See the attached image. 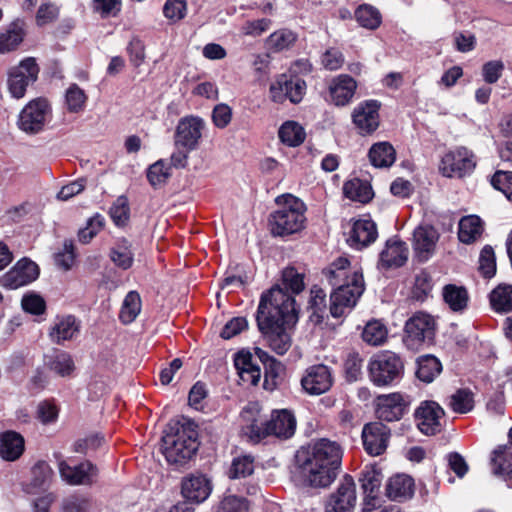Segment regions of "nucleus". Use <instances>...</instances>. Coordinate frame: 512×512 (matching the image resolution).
I'll return each mask as SVG.
<instances>
[{
  "label": "nucleus",
  "instance_id": "42",
  "mask_svg": "<svg viewBox=\"0 0 512 512\" xmlns=\"http://www.w3.org/2000/svg\"><path fill=\"white\" fill-rule=\"evenodd\" d=\"M141 298L138 292L130 291L124 298L119 319L123 324L132 323L141 311Z\"/></svg>",
  "mask_w": 512,
  "mask_h": 512
},
{
  "label": "nucleus",
  "instance_id": "25",
  "mask_svg": "<svg viewBox=\"0 0 512 512\" xmlns=\"http://www.w3.org/2000/svg\"><path fill=\"white\" fill-rule=\"evenodd\" d=\"M212 492V483L203 474H191L182 480L181 493L194 503L204 502Z\"/></svg>",
  "mask_w": 512,
  "mask_h": 512
},
{
  "label": "nucleus",
  "instance_id": "44",
  "mask_svg": "<svg viewBox=\"0 0 512 512\" xmlns=\"http://www.w3.org/2000/svg\"><path fill=\"white\" fill-rule=\"evenodd\" d=\"M490 303L497 312H509L512 310V286L499 285L490 294Z\"/></svg>",
  "mask_w": 512,
  "mask_h": 512
},
{
  "label": "nucleus",
  "instance_id": "38",
  "mask_svg": "<svg viewBox=\"0 0 512 512\" xmlns=\"http://www.w3.org/2000/svg\"><path fill=\"white\" fill-rule=\"evenodd\" d=\"M445 303L454 312H462L467 308L469 295L466 288L454 284L446 285L443 288Z\"/></svg>",
  "mask_w": 512,
  "mask_h": 512
},
{
  "label": "nucleus",
  "instance_id": "27",
  "mask_svg": "<svg viewBox=\"0 0 512 512\" xmlns=\"http://www.w3.org/2000/svg\"><path fill=\"white\" fill-rule=\"evenodd\" d=\"M377 236L376 224L370 218H360L354 221L347 242L352 248L362 249L373 243Z\"/></svg>",
  "mask_w": 512,
  "mask_h": 512
},
{
  "label": "nucleus",
  "instance_id": "47",
  "mask_svg": "<svg viewBox=\"0 0 512 512\" xmlns=\"http://www.w3.org/2000/svg\"><path fill=\"white\" fill-rule=\"evenodd\" d=\"M308 308L311 310V319L320 322L326 309V293L323 289L314 286L310 291Z\"/></svg>",
  "mask_w": 512,
  "mask_h": 512
},
{
  "label": "nucleus",
  "instance_id": "63",
  "mask_svg": "<svg viewBox=\"0 0 512 512\" xmlns=\"http://www.w3.org/2000/svg\"><path fill=\"white\" fill-rule=\"evenodd\" d=\"M271 20L267 18L246 21L241 27V33L247 36L257 37L267 31Z\"/></svg>",
  "mask_w": 512,
  "mask_h": 512
},
{
  "label": "nucleus",
  "instance_id": "19",
  "mask_svg": "<svg viewBox=\"0 0 512 512\" xmlns=\"http://www.w3.org/2000/svg\"><path fill=\"white\" fill-rule=\"evenodd\" d=\"M58 468L61 478L69 485H89L97 475L96 467L89 461L76 465L61 460Z\"/></svg>",
  "mask_w": 512,
  "mask_h": 512
},
{
  "label": "nucleus",
  "instance_id": "17",
  "mask_svg": "<svg viewBox=\"0 0 512 512\" xmlns=\"http://www.w3.org/2000/svg\"><path fill=\"white\" fill-rule=\"evenodd\" d=\"M443 408L434 401L421 403L415 412L417 427L425 435H435L441 430Z\"/></svg>",
  "mask_w": 512,
  "mask_h": 512
},
{
  "label": "nucleus",
  "instance_id": "23",
  "mask_svg": "<svg viewBox=\"0 0 512 512\" xmlns=\"http://www.w3.org/2000/svg\"><path fill=\"white\" fill-rule=\"evenodd\" d=\"M81 322L71 314L57 315L50 328L49 337L55 344L62 345L73 340L80 332Z\"/></svg>",
  "mask_w": 512,
  "mask_h": 512
},
{
  "label": "nucleus",
  "instance_id": "18",
  "mask_svg": "<svg viewBox=\"0 0 512 512\" xmlns=\"http://www.w3.org/2000/svg\"><path fill=\"white\" fill-rule=\"evenodd\" d=\"M407 411V402L399 392L379 395L376 398L375 413L379 420L393 422L400 420Z\"/></svg>",
  "mask_w": 512,
  "mask_h": 512
},
{
  "label": "nucleus",
  "instance_id": "26",
  "mask_svg": "<svg viewBox=\"0 0 512 512\" xmlns=\"http://www.w3.org/2000/svg\"><path fill=\"white\" fill-rule=\"evenodd\" d=\"M356 88L357 83L351 76L341 74L334 77L328 85L331 103L339 107L348 105L354 97Z\"/></svg>",
  "mask_w": 512,
  "mask_h": 512
},
{
  "label": "nucleus",
  "instance_id": "6",
  "mask_svg": "<svg viewBox=\"0 0 512 512\" xmlns=\"http://www.w3.org/2000/svg\"><path fill=\"white\" fill-rule=\"evenodd\" d=\"M198 445L196 425L189 421L162 438V452L171 464H184L196 453Z\"/></svg>",
  "mask_w": 512,
  "mask_h": 512
},
{
  "label": "nucleus",
  "instance_id": "7",
  "mask_svg": "<svg viewBox=\"0 0 512 512\" xmlns=\"http://www.w3.org/2000/svg\"><path fill=\"white\" fill-rule=\"evenodd\" d=\"M367 370L369 379L375 386H392L402 379L404 362L394 352L381 351L370 358Z\"/></svg>",
  "mask_w": 512,
  "mask_h": 512
},
{
  "label": "nucleus",
  "instance_id": "29",
  "mask_svg": "<svg viewBox=\"0 0 512 512\" xmlns=\"http://www.w3.org/2000/svg\"><path fill=\"white\" fill-rule=\"evenodd\" d=\"M408 259V247L399 238L387 240L385 248L380 253L379 263L384 268L400 267Z\"/></svg>",
  "mask_w": 512,
  "mask_h": 512
},
{
  "label": "nucleus",
  "instance_id": "1",
  "mask_svg": "<svg viewBox=\"0 0 512 512\" xmlns=\"http://www.w3.org/2000/svg\"><path fill=\"white\" fill-rule=\"evenodd\" d=\"M295 321V299L283 288L274 286L261 296L257 325L269 347L278 355L289 350L291 337L285 326Z\"/></svg>",
  "mask_w": 512,
  "mask_h": 512
},
{
  "label": "nucleus",
  "instance_id": "28",
  "mask_svg": "<svg viewBox=\"0 0 512 512\" xmlns=\"http://www.w3.org/2000/svg\"><path fill=\"white\" fill-rule=\"evenodd\" d=\"M234 366L243 385H257L260 377V367L253 361L249 351L241 350L234 356Z\"/></svg>",
  "mask_w": 512,
  "mask_h": 512
},
{
  "label": "nucleus",
  "instance_id": "14",
  "mask_svg": "<svg viewBox=\"0 0 512 512\" xmlns=\"http://www.w3.org/2000/svg\"><path fill=\"white\" fill-rule=\"evenodd\" d=\"M356 487L353 478L345 475L337 489L325 502V512H351L356 504Z\"/></svg>",
  "mask_w": 512,
  "mask_h": 512
},
{
  "label": "nucleus",
  "instance_id": "12",
  "mask_svg": "<svg viewBox=\"0 0 512 512\" xmlns=\"http://www.w3.org/2000/svg\"><path fill=\"white\" fill-rule=\"evenodd\" d=\"M39 67L34 58H26L12 68L8 77V89L11 96L21 99L25 96L27 87L37 80Z\"/></svg>",
  "mask_w": 512,
  "mask_h": 512
},
{
  "label": "nucleus",
  "instance_id": "4",
  "mask_svg": "<svg viewBox=\"0 0 512 512\" xmlns=\"http://www.w3.org/2000/svg\"><path fill=\"white\" fill-rule=\"evenodd\" d=\"M240 420L243 434L255 443L268 436L288 439L296 429V419L291 411L274 410L270 420L263 421L260 406L256 402H250L243 408Z\"/></svg>",
  "mask_w": 512,
  "mask_h": 512
},
{
  "label": "nucleus",
  "instance_id": "22",
  "mask_svg": "<svg viewBox=\"0 0 512 512\" xmlns=\"http://www.w3.org/2000/svg\"><path fill=\"white\" fill-rule=\"evenodd\" d=\"M439 239L437 230L430 225H420L414 230L413 248L420 262H426L434 254Z\"/></svg>",
  "mask_w": 512,
  "mask_h": 512
},
{
  "label": "nucleus",
  "instance_id": "10",
  "mask_svg": "<svg viewBox=\"0 0 512 512\" xmlns=\"http://www.w3.org/2000/svg\"><path fill=\"white\" fill-rule=\"evenodd\" d=\"M306 82L300 77L281 74L270 84L269 97L272 102L282 104L287 99L298 104L306 94Z\"/></svg>",
  "mask_w": 512,
  "mask_h": 512
},
{
  "label": "nucleus",
  "instance_id": "58",
  "mask_svg": "<svg viewBox=\"0 0 512 512\" xmlns=\"http://www.w3.org/2000/svg\"><path fill=\"white\" fill-rule=\"evenodd\" d=\"M121 0H93V10L101 18L115 17L121 11Z\"/></svg>",
  "mask_w": 512,
  "mask_h": 512
},
{
  "label": "nucleus",
  "instance_id": "16",
  "mask_svg": "<svg viewBox=\"0 0 512 512\" xmlns=\"http://www.w3.org/2000/svg\"><path fill=\"white\" fill-rule=\"evenodd\" d=\"M333 384L331 369L324 364L308 367L302 378L301 386L309 395H320L327 392Z\"/></svg>",
  "mask_w": 512,
  "mask_h": 512
},
{
  "label": "nucleus",
  "instance_id": "54",
  "mask_svg": "<svg viewBox=\"0 0 512 512\" xmlns=\"http://www.w3.org/2000/svg\"><path fill=\"white\" fill-rule=\"evenodd\" d=\"M282 282L284 289L289 290L292 294H298L304 288L303 275L293 267L283 271Z\"/></svg>",
  "mask_w": 512,
  "mask_h": 512
},
{
  "label": "nucleus",
  "instance_id": "33",
  "mask_svg": "<svg viewBox=\"0 0 512 512\" xmlns=\"http://www.w3.org/2000/svg\"><path fill=\"white\" fill-rule=\"evenodd\" d=\"M370 163L376 168H388L396 160V151L387 141L374 143L368 152Z\"/></svg>",
  "mask_w": 512,
  "mask_h": 512
},
{
  "label": "nucleus",
  "instance_id": "30",
  "mask_svg": "<svg viewBox=\"0 0 512 512\" xmlns=\"http://www.w3.org/2000/svg\"><path fill=\"white\" fill-rule=\"evenodd\" d=\"M414 493V480L408 475L398 474L391 477L386 485V494L393 501H404Z\"/></svg>",
  "mask_w": 512,
  "mask_h": 512
},
{
  "label": "nucleus",
  "instance_id": "34",
  "mask_svg": "<svg viewBox=\"0 0 512 512\" xmlns=\"http://www.w3.org/2000/svg\"><path fill=\"white\" fill-rule=\"evenodd\" d=\"M280 141L288 147L300 146L306 138L305 129L296 121H285L278 130Z\"/></svg>",
  "mask_w": 512,
  "mask_h": 512
},
{
  "label": "nucleus",
  "instance_id": "39",
  "mask_svg": "<svg viewBox=\"0 0 512 512\" xmlns=\"http://www.w3.org/2000/svg\"><path fill=\"white\" fill-rule=\"evenodd\" d=\"M447 405L455 413H469L475 406L474 394L468 388H460L449 396Z\"/></svg>",
  "mask_w": 512,
  "mask_h": 512
},
{
  "label": "nucleus",
  "instance_id": "8",
  "mask_svg": "<svg viewBox=\"0 0 512 512\" xmlns=\"http://www.w3.org/2000/svg\"><path fill=\"white\" fill-rule=\"evenodd\" d=\"M52 120V108L46 98L38 97L29 101L21 110L17 126L28 135H36L44 131Z\"/></svg>",
  "mask_w": 512,
  "mask_h": 512
},
{
  "label": "nucleus",
  "instance_id": "31",
  "mask_svg": "<svg viewBox=\"0 0 512 512\" xmlns=\"http://www.w3.org/2000/svg\"><path fill=\"white\" fill-rule=\"evenodd\" d=\"M24 451L23 437L14 431H6L0 435V456L6 461L18 459Z\"/></svg>",
  "mask_w": 512,
  "mask_h": 512
},
{
  "label": "nucleus",
  "instance_id": "64",
  "mask_svg": "<svg viewBox=\"0 0 512 512\" xmlns=\"http://www.w3.org/2000/svg\"><path fill=\"white\" fill-rule=\"evenodd\" d=\"M491 184L495 189L510 197L512 195V172L497 171L491 179Z\"/></svg>",
  "mask_w": 512,
  "mask_h": 512
},
{
  "label": "nucleus",
  "instance_id": "50",
  "mask_svg": "<svg viewBox=\"0 0 512 512\" xmlns=\"http://www.w3.org/2000/svg\"><path fill=\"white\" fill-rule=\"evenodd\" d=\"M296 41V35L288 29H280L272 33L267 40V45L274 51H282L289 48Z\"/></svg>",
  "mask_w": 512,
  "mask_h": 512
},
{
  "label": "nucleus",
  "instance_id": "13",
  "mask_svg": "<svg viewBox=\"0 0 512 512\" xmlns=\"http://www.w3.org/2000/svg\"><path fill=\"white\" fill-rule=\"evenodd\" d=\"M476 163L471 151L464 147L447 152L440 165L441 173L446 177H462L470 173Z\"/></svg>",
  "mask_w": 512,
  "mask_h": 512
},
{
  "label": "nucleus",
  "instance_id": "2",
  "mask_svg": "<svg viewBox=\"0 0 512 512\" xmlns=\"http://www.w3.org/2000/svg\"><path fill=\"white\" fill-rule=\"evenodd\" d=\"M323 274L334 288L330 296V313L339 318L356 305L365 290L362 271L341 256L331 262Z\"/></svg>",
  "mask_w": 512,
  "mask_h": 512
},
{
  "label": "nucleus",
  "instance_id": "52",
  "mask_svg": "<svg viewBox=\"0 0 512 512\" xmlns=\"http://www.w3.org/2000/svg\"><path fill=\"white\" fill-rule=\"evenodd\" d=\"M104 218L96 214L91 217L84 228L78 232L79 241L83 244L89 243L103 228Z\"/></svg>",
  "mask_w": 512,
  "mask_h": 512
},
{
  "label": "nucleus",
  "instance_id": "41",
  "mask_svg": "<svg viewBox=\"0 0 512 512\" xmlns=\"http://www.w3.org/2000/svg\"><path fill=\"white\" fill-rule=\"evenodd\" d=\"M111 261L123 270L129 269L133 264V253L130 243L122 238L110 250Z\"/></svg>",
  "mask_w": 512,
  "mask_h": 512
},
{
  "label": "nucleus",
  "instance_id": "61",
  "mask_svg": "<svg viewBox=\"0 0 512 512\" xmlns=\"http://www.w3.org/2000/svg\"><path fill=\"white\" fill-rule=\"evenodd\" d=\"M247 503L244 498L235 495L225 496L217 509V512H246Z\"/></svg>",
  "mask_w": 512,
  "mask_h": 512
},
{
  "label": "nucleus",
  "instance_id": "60",
  "mask_svg": "<svg viewBox=\"0 0 512 512\" xmlns=\"http://www.w3.org/2000/svg\"><path fill=\"white\" fill-rule=\"evenodd\" d=\"M504 63L500 60H493L485 63L482 67V76L486 83L494 84L502 76Z\"/></svg>",
  "mask_w": 512,
  "mask_h": 512
},
{
  "label": "nucleus",
  "instance_id": "43",
  "mask_svg": "<svg viewBox=\"0 0 512 512\" xmlns=\"http://www.w3.org/2000/svg\"><path fill=\"white\" fill-rule=\"evenodd\" d=\"M388 336V329L380 320L367 322L362 332V339L369 345H382Z\"/></svg>",
  "mask_w": 512,
  "mask_h": 512
},
{
  "label": "nucleus",
  "instance_id": "21",
  "mask_svg": "<svg viewBox=\"0 0 512 512\" xmlns=\"http://www.w3.org/2000/svg\"><path fill=\"white\" fill-rule=\"evenodd\" d=\"M389 437L390 430L382 422L368 423L362 430L364 448L373 456L381 455L386 450Z\"/></svg>",
  "mask_w": 512,
  "mask_h": 512
},
{
  "label": "nucleus",
  "instance_id": "55",
  "mask_svg": "<svg viewBox=\"0 0 512 512\" xmlns=\"http://www.w3.org/2000/svg\"><path fill=\"white\" fill-rule=\"evenodd\" d=\"M254 469L253 458L251 456L245 455L241 457H237L233 460L229 476L230 478H241L246 477L252 474Z\"/></svg>",
  "mask_w": 512,
  "mask_h": 512
},
{
  "label": "nucleus",
  "instance_id": "56",
  "mask_svg": "<svg viewBox=\"0 0 512 512\" xmlns=\"http://www.w3.org/2000/svg\"><path fill=\"white\" fill-rule=\"evenodd\" d=\"M479 270L485 278H491L496 272L495 255L491 246H485L481 250L479 258Z\"/></svg>",
  "mask_w": 512,
  "mask_h": 512
},
{
  "label": "nucleus",
  "instance_id": "9",
  "mask_svg": "<svg viewBox=\"0 0 512 512\" xmlns=\"http://www.w3.org/2000/svg\"><path fill=\"white\" fill-rule=\"evenodd\" d=\"M435 319L425 313L417 312L410 317L404 328L403 342L410 350H419L425 343L433 340L435 335Z\"/></svg>",
  "mask_w": 512,
  "mask_h": 512
},
{
  "label": "nucleus",
  "instance_id": "5",
  "mask_svg": "<svg viewBox=\"0 0 512 512\" xmlns=\"http://www.w3.org/2000/svg\"><path fill=\"white\" fill-rule=\"evenodd\" d=\"M277 208L268 219L273 236L285 237L301 232L306 226V205L299 198L285 194L275 199Z\"/></svg>",
  "mask_w": 512,
  "mask_h": 512
},
{
  "label": "nucleus",
  "instance_id": "59",
  "mask_svg": "<svg viewBox=\"0 0 512 512\" xmlns=\"http://www.w3.org/2000/svg\"><path fill=\"white\" fill-rule=\"evenodd\" d=\"M127 53L131 64L139 67L145 60V45L142 40L132 38L127 46Z\"/></svg>",
  "mask_w": 512,
  "mask_h": 512
},
{
  "label": "nucleus",
  "instance_id": "53",
  "mask_svg": "<svg viewBox=\"0 0 512 512\" xmlns=\"http://www.w3.org/2000/svg\"><path fill=\"white\" fill-rule=\"evenodd\" d=\"M129 203L125 196L118 197L110 207L109 214L113 222L118 225H124L129 219Z\"/></svg>",
  "mask_w": 512,
  "mask_h": 512
},
{
  "label": "nucleus",
  "instance_id": "36",
  "mask_svg": "<svg viewBox=\"0 0 512 512\" xmlns=\"http://www.w3.org/2000/svg\"><path fill=\"white\" fill-rule=\"evenodd\" d=\"M492 471L497 476H512V446H500L493 451Z\"/></svg>",
  "mask_w": 512,
  "mask_h": 512
},
{
  "label": "nucleus",
  "instance_id": "62",
  "mask_svg": "<svg viewBox=\"0 0 512 512\" xmlns=\"http://www.w3.org/2000/svg\"><path fill=\"white\" fill-rule=\"evenodd\" d=\"M21 304L24 311L35 315L44 313L46 309V303L44 299L37 294L24 295Z\"/></svg>",
  "mask_w": 512,
  "mask_h": 512
},
{
  "label": "nucleus",
  "instance_id": "32",
  "mask_svg": "<svg viewBox=\"0 0 512 512\" xmlns=\"http://www.w3.org/2000/svg\"><path fill=\"white\" fill-rule=\"evenodd\" d=\"M484 231L480 217L468 215L461 218L458 225V238L464 244H472L479 240Z\"/></svg>",
  "mask_w": 512,
  "mask_h": 512
},
{
  "label": "nucleus",
  "instance_id": "49",
  "mask_svg": "<svg viewBox=\"0 0 512 512\" xmlns=\"http://www.w3.org/2000/svg\"><path fill=\"white\" fill-rule=\"evenodd\" d=\"M355 17L361 26L368 29H375L381 23L380 13L369 5L360 6L355 12Z\"/></svg>",
  "mask_w": 512,
  "mask_h": 512
},
{
  "label": "nucleus",
  "instance_id": "37",
  "mask_svg": "<svg viewBox=\"0 0 512 512\" xmlns=\"http://www.w3.org/2000/svg\"><path fill=\"white\" fill-rule=\"evenodd\" d=\"M343 193L346 198L360 203H367L373 197L371 186L366 181H362L358 178L345 182L343 185Z\"/></svg>",
  "mask_w": 512,
  "mask_h": 512
},
{
  "label": "nucleus",
  "instance_id": "20",
  "mask_svg": "<svg viewBox=\"0 0 512 512\" xmlns=\"http://www.w3.org/2000/svg\"><path fill=\"white\" fill-rule=\"evenodd\" d=\"M382 480V471L376 465L365 466L362 470L360 482L364 492V510L370 511L377 507Z\"/></svg>",
  "mask_w": 512,
  "mask_h": 512
},
{
  "label": "nucleus",
  "instance_id": "3",
  "mask_svg": "<svg viewBox=\"0 0 512 512\" xmlns=\"http://www.w3.org/2000/svg\"><path fill=\"white\" fill-rule=\"evenodd\" d=\"M342 454L340 445L328 439H320L307 451L298 452L296 459L304 482L312 487L330 485L340 469Z\"/></svg>",
  "mask_w": 512,
  "mask_h": 512
},
{
  "label": "nucleus",
  "instance_id": "24",
  "mask_svg": "<svg viewBox=\"0 0 512 512\" xmlns=\"http://www.w3.org/2000/svg\"><path fill=\"white\" fill-rule=\"evenodd\" d=\"M353 123L362 135L373 133L379 126V105L376 101L370 100L360 103L354 109Z\"/></svg>",
  "mask_w": 512,
  "mask_h": 512
},
{
  "label": "nucleus",
  "instance_id": "15",
  "mask_svg": "<svg viewBox=\"0 0 512 512\" xmlns=\"http://www.w3.org/2000/svg\"><path fill=\"white\" fill-rule=\"evenodd\" d=\"M38 276V265L27 258H23L0 277V285L8 289H17L35 281Z\"/></svg>",
  "mask_w": 512,
  "mask_h": 512
},
{
  "label": "nucleus",
  "instance_id": "11",
  "mask_svg": "<svg viewBox=\"0 0 512 512\" xmlns=\"http://www.w3.org/2000/svg\"><path fill=\"white\" fill-rule=\"evenodd\" d=\"M205 128V121L199 116L189 115L181 118L175 129L176 148L188 151L196 150L200 145Z\"/></svg>",
  "mask_w": 512,
  "mask_h": 512
},
{
  "label": "nucleus",
  "instance_id": "35",
  "mask_svg": "<svg viewBox=\"0 0 512 512\" xmlns=\"http://www.w3.org/2000/svg\"><path fill=\"white\" fill-rule=\"evenodd\" d=\"M46 364L51 371L61 377H70L75 370L73 358L66 351L56 350L47 356Z\"/></svg>",
  "mask_w": 512,
  "mask_h": 512
},
{
  "label": "nucleus",
  "instance_id": "40",
  "mask_svg": "<svg viewBox=\"0 0 512 512\" xmlns=\"http://www.w3.org/2000/svg\"><path fill=\"white\" fill-rule=\"evenodd\" d=\"M417 377L426 383L432 382L442 371L440 361L432 355L422 356L418 359Z\"/></svg>",
  "mask_w": 512,
  "mask_h": 512
},
{
  "label": "nucleus",
  "instance_id": "46",
  "mask_svg": "<svg viewBox=\"0 0 512 512\" xmlns=\"http://www.w3.org/2000/svg\"><path fill=\"white\" fill-rule=\"evenodd\" d=\"M53 470L45 461L37 462L31 469L30 486L35 489L47 487L52 479Z\"/></svg>",
  "mask_w": 512,
  "mask_h": 512
},
{
  "label": "nucleus",
  "instance_id": "45",
  "mask_svg": "<svg viewBox=\"0 0 512 512\" xmlns=\"http://www.w3.org/2000/svg\"><path fill=\"white\" fill-rule=\"evenodd\" d=\"M23 36L24 33L21 26L13 22L5 32L0 33V53L10 52L16 49L22 42Z\"/></svg>",
  "mask_w": 512,
  "mask_h": 512
},
{
  "label": "nucleus",
  "instance_id": "51",
  "mask_svg": "<svg viewBox=\"0 0 512 512\" xmlns=\"http://www.w3.org/2000/svg\"><path fill=\"white\" fill-rule=\"evenodd\" d=\"M65 100L68 110L78 113L84 109L87 96L77 84H72L66 91Z\"/></svg>",
  "mask_w": 512,
  "mask_h": 512
},
{
  "label": "nucleus",
  "instance_id": "57",
  "mask_svg": "<svg viewBox=\"0 0 512 512\" xmlns=\"http://www.w3.org/2000/svg\"><path fill=\"white\" fill-rule=\"evenodd\" d=\"M186 10L185 0H166L163 14L171 22H177L185 17Z\"/></svg>",
  "mask_w": 512,
  "mask_h": 512
},
{
  "label": "nucleus",
  "instance_id": "48",
  "mask_svg": "<svg viewBox=\"0 0 512 512\" xmlns=\"http://www.w3.org/2000/svg\"><path fill=\"white\" fill-rule=\"evenodd\" d=\"M171 175V167L164 160H158L147 170V179L153 187L164 184Z\"/></svg>",
  "mask_w": 512,
  "mask_h": 512
}]
</instances>
